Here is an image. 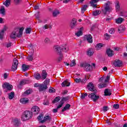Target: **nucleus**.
Instances as JSON below:
<instances>
[{"label": "nucleus", "instance_id": "nucleus-1", "mask_svg": "<svg viewBox=\"0 0 127 127\" xmlns=\"http://www.w3.org/2000/svg\"><path fill=\"white\" fill-rule=\"evenodd\" d=\"M32 117H33V113H32V112L26 110L23 113V115L21 116V120L23 122H25V121L30 120Z\"/></svg>", "mask_w": 127, "mask_h": 127}, {"label": "nucleus", "instance_id": "nucleus-2", "mask_svg": "<svg viewBox=\"0 0 127 127\" xmlns=\"http://www.w3.org/2000/svg\"><path fill=\"white\" fill-rule=\"evenodd\" d=\"M49 83H50V79L46 78L42 84H39V92H43V91L47 90V89H48V87H47V86L49 85Z\"/></svg>", "mask_w": 127, "mask_h": 127}, {"label": "nucleus", "instance_id": "nucleus-3", "mask_svg": "<svg viewBox=\"0 0 127 127\" xmlns=\"http://www.w3.org/2000/svg\"><path fill=\"white\" fill-rule=\"evenodd\" d=\"M55 50L57 53H59V54L60 55L62 54H61L62 51H64V52L65 53L67 52V51H68V48L66 45L61 46V47L59 46H57L55 47Z\"/></svg>", "mask_w": 127, "mask_h": 127}, {"label": "nucleus", "instance_id": "nucleus-4", "mask_svg": "<svg viewBox=\"0 0 127 127\" xmlns=\"http://www.w3.org/2000/svg\"><path fill=\"white\" fill-rule=\"evenodd\" d=\"M96 93H97V92H94V93H90L88 95V98L91 99V100L94 103H96V102L100 99V96L99 95H97Z\"/></svg>", "mask_w": 127, "mask_h": 127}, {"label": "nucleus", "instance_id": "nucleus-5", "mask_svg": "<svg viewBox=\"0 0 127 127\" xmlns=\"http://www.w3.org/2000/svg\"><path fill=\"white\" fill-rule=\"evenodd\" d=\"M80 67H83L86 72H90V71L93 69V66H92L90 64L87 63H83L81 64Z\"/></svg>", "mask_w": 127, "mask_h": 127}, {"label": "nucleus", "instance_id": "nucleus-6", "mask_svg": "<svg viewBox=\"0 0 127 127\" xmlns=\"http://www.w3.org/2000/svg\"><path fill=\"white\" fill-rule=\"evenodd\" d=\"M110 5L111 2H110V1H108L107 3H105L104 10H102L104 14H106L107 12H111V11H112V7H111Z\"/></svg>", "mask_w": 127, "mask_h": 127}, {"label": "nucleus", "instance_id": "nucleus-7", "mask_svg": "<svg viewBox=\"0 0 127 127\" xmlns=\"http://www.w3.org/2000/svg\"><path fill=\"white\" fill-rule=\"evenodd\" d=\"M87 87L88 91H90V92H97V90L95 88V86L93 83L89 82Z\"/></svg>", "mask_w": 127, "mask_h": 127}, {"label": "nucleus", "instance_id": "nucleus-8", "mask_svg": "<svg viewBox=\"0 0 127 127\" xmlns=\"http://www.w3.org/2000/svg\"><path fill=\"white\" fill-rule=\"evenodd\" d=\"M17 66H18V61L16 59H14L11 67L12 71H15L17 69Z\"/></svg>", "mask_w": 127, "mask_h": 127}, {"label": "nucleus", "instance_id": "nucleus-9", "mask_svg": "<svg viewBox=\"0 0 127 127\" xmlns=\"http://www.w3.org/2000/svg\"><path fill=\"white\" fill-rule=\"evenodd\" d=\"M113 64L115 67H122L123 66V62L120 60L116 59Z\"/></svg>", "mask_w": 127, "mask_h": 127}, {"label": "nucleus", "instance_id": "nucleus-10", "mask_svg": "<svg viewBox=\"0 0 127 127\" xmlns=\"http://www.w3.org/2000/svg\"><path fill=\"white\" fill-rule=\"evenodd\" d=\"M31 111L35 115H38L39 112L40 111V109L37 106H34L32 109Z\"/></svg>", "mask_w": 127, "mask_h": 127}, {"label": "nucleus", "instance_id": "nucleus-11", "mask_svg": "<svg viewBox=\"0 0 127 127\" xmlns=\"http://www.w3.org/2000/svg\"><path fill=\"white\" fill-rule=\"evenodd\" d=\"M2 87L6 88V89L9 91H11V90H12V88H13L12 85L9 84V83H4L2 85Z\"/></svg>", "mask_w": 127, "mask_h": 127}, {"label": "nucleus", "instance_id": "nucleus-12", "mask_svg": "<svg viewBox=\"0 0 127 127\" xmlns=\"http://www.w3.org/2000/svg\"><path fill=\"white\" fill-rule=\"evenodd\" d=\"M106 54L108 57H113L114 55V51L111 50V49H108L106 51Z\"/></svg>", "mask_w": 127, "mask_h": 127}, {"label": "nucleus", "instance_id": "nucleus-13", "mask_svg": "<svg viewBox=\"0 0 127 127\" xmlns=\"http://www.w3.org/2000/svg\"><path fill=\"white\" fill-rule=\"evenodd\" d=\"M76 25H77V20H76V19L73 18L70 23V28L73 29L76 27Z\"/></svg>", "mask_w": 127, "mask_h": 127}, {"label": "nucleus", "instance_id": "nucleus-14", "mask_svg": "<svg viewBox=\"0 0 127 127\" xmlns=\"http://www.w3.org/2000/svg\"><path fill=\"white\" fill-rule=\"evenodd\" d=\"M7 28L6 26H4L3 28L0 31V39H2L3 38V36L4 35V32L6 31Z\"/></svg>", "mask_w": 127, "mask_h": 127}, {"label": "nucleus", "instance_id": "nucleus-15", "mask_svg": "<svg viewBox=\"0 0 127 127\" xmlns=\"http://www.w3.org/2000/svg\"><path fill=\"white\" fill-rule=\"evenodd\" d=\"M47 72H46V70H43L42 71V74H41V78L42 79V80H45V79H46V78H47Z\"/></svg>", "mask_w": 127, "mask_h": 127}, {"label": "nucleus", "instance_id": "nucleus-16", "mask_svg": "<svg viewBox=\"0 0 127 127\" xmlns=\"http://www.w3.org/2000/svg\"><path fill=\"white\" fill-rule=\"evenodd\" d=\"M71 85V83L69 82L68 79H66L62 83V87H69Z\"/></svg>", "mask_w": 127, "mask_h": 127}, {"label": "nucleus", "instance_id": "nucleus-17", "mask_svg": "<svg viewBox=\"0 0 127 127\" xmlns=\"http://www.w3.org/2000/svg\"><path fill=\"white\" fill-rule=\"evenodd\" d=\"M13 32L15 33L16 37H18V38H20V37H21V35L20 34L19 29L18 28H15Z\"/></svg>", "mask_w": 127, "mask_h": 127}, {"label": "nucleus", "instance_id": "nucleus-18", "mask_svg": "<svg viewBox=\"0 0 127 127\" xmlns=\"http://www.w3.org/2000/svg\"><path fill=\"white\" fill-rule=\"evenodd\" d=\"M86 40L88 42V43H93V37L91 35H88L86 36Z\"/></svg>", "mask_w": 127, "mask_h": 127}, {"label": "nucleus", "instance_id": "nucleus-19", "mask_svg": "<svg viewBox=\"0 0 127 127\" xmlns=\"http://www.w3.org/2000/svg\"><path fill=\"white\" fill-rule=\"evenodd\" d=\"M70 107H71V105H70L69 104H66L65 105L64 108L62 110V112L63 113V112H65V111H67V110H69Z\"/></svg>", "mask_w": 127, "mask_h": 127}, {"label": "nucleus", "instance_id": "nucleus-20", "mask_svg": "<svg viewBox=\"0 0 127 127\" xmlns=\"http://www.w3.org/2000/svg\"><path fill=\"white\" fill-rule=\"evenodd\" d=\"M112 95V91L109 89H106L104 91V95L111 96Z\"/></svg>", "mask_w": 127, "mask_h": 127}, {"label": "nucleus", "instance_id": "nucleus-21", "mask_svg": "<svg viewBox=\"0 0 127 127\" xmlns=\"http://www.w3.org/2000/svg\"><path fill=\"white\" fill-rule=\"evenodd\" d=\"M22 69L23 72H25V71H27L29 69V65L24 64L22 65Z\"/></svg>", "mask_w": 127, "mask_h": 127}, {"label": "nucleus", "instance_id": "nucleus-22", "mask_svg": "<svg viewBox=\"0 0 127 127\" xmlns=\"http://www.w3.org/2000/svg\"><path fill=\"white\" fill-rule=\"evenodd\" d=\"M13 123H14V125L15 127H18V126H19V125H20V121H19L17 119H15L13 120Z\"/></svg>", "mask_w": 127, "mask_h": 127}, {"label": "nucleus", "instance_id": "nucleus-23", "mask_svg": "<svg viewBox=\"0 0 127 127\" xmlns=\"http://www.w3.org/2000/svg\"><path fill=\"white\" fill-rule=\"evenodd\" d=\"M10 1L11 0H5V1L3 3V5H5L6 7H8L10 5Z\"/></svg>", "mask_w": 127, "mask_h": 127}, {"label": "nucleus", "instance_id": "nucleus-24", "mask_svg": "<svg viewBox=\"0 0 127 127\" xmlns=\"http://www.w3.org/2000/svg\"><path fill=\"white\" fill-rule=\"evenodd\" d=\"M116 23H117V24H121L124 21V18L122 17H119L117 19H116L115 20Z\"/></svg>", "mask_w": 127, "mask_h": 127}, {"label": "nucleus", "instance_id": "nucleus-25", "mask_svg": "<svg viewBox=\"0 0 127 127\" xmlns=\"http://www.w3.org/2000/svg\"><path fill=\"white\" fill-rule=\"evenodd\" d=\"M116 9L117 11L120 10V8H121V6L120 5V2L118 0L116 1Z\"/></svg>", "mask_w": 127, "mask_h": 127}, {"label": "nucleus", "instance_id": "nucleus-26", "mask_svg": "<svg viewBox=\"0 0 127 127\" xmlns=\"http://www.w3.org/2000/svg\"><path fill=\"white\" fill-rule=\"evenodd\" d=\"M20 102L21 104H27L28 100H27V98H23L20 100Z\"/></svg>", "mask_w": 127, "mask_h": 127}, {"label": "nucleus", "instance_id": "nucleus-27", "mask_svg": "<svg viewBox=\"0 0 127 127\" xmlns=\"http://www.w3.org/2000/svg\"><path fill=\"white\" fill-rule=\"evenodd\" d=\"M0 13L2 15H5V9L3 6H1L0 9Z\"/></svg>", "mask_w": 127, "mask_h": 127}, {"label": "nucleus", "instance_id": "nucleus-28", "mask_svg": "<svg viewBox=\"0 0 127 127\" xmlns=\"http://www.w3.org/2000/svg\"><path fill=\"white\" fill-rule=\"evenodd\" d=\"M14 92H11L9 93L8 94V98L9 100H12L13 98H14Z\"/></svg>", "mask_w": 127, "mask_h": 127}, {"label": "nucleus", "instance_id": "nucleus-29", "mask_svg": "<svg viewBox=\"0 0 127 127\" xmlns=\"http://www.w3.org/2000/svg\"><path fill=\"white\" fill-rule=\"evenodd\" d=\"M34 77L36 80H39V79H41V75H40L39 73H35L34 74Z\"/></svg>", "mask_w": 127, "mask_h": 127}, {"label": "nucleus", "instance_id": "nucleus-30", "mask_svg": "<svg viewBox=\"0 0 127 127\" xmlns=\"http://www.w3.org/2000/svg\"><path fill=\"white\" fill-rule=\"evenodd\" d=\"M88 8V6L87 4L83 5L82 7L81 8V13H84L86 10H87V8Z\"/></svg>", "mask_w": 127, "mask_h": 127}, {"label": "nucleus", "instance_id": "nucleus-31", "mask_svg": "<svg viewBox=\"0 0 127 127\" xmlns=\"http://www.w3.org/2000/svg\"><path fill=\"white\" fill-rule=\"evenodd\" d=\"M69 99H70V96L63 97H62V100L61 102H66V101H68Z\"/></svg>", "mask_w": 127, "mask_h": 127}, {"label": "nucleus", "instance_id": "nucleus-32", "mask_svg": "<svg viewBox=\"0 0 127 127\" xmlns=\"http://www.w3.org/2000/svg\"><path fill=\"white\" fill-rule=\"evenodd\" d=\"M101 11L99 10H97L96 11H93V15L94 16H97V15H99V14H101Z\"/></svg>", "mask_w": 127, "mask_h": 127}, {"label": "nucleus", "instance_id": "nucleus-33", "mask_svg": "<svg viewBox=\"0 0 127 127\" xmlns=\"http://www.w3.org/2000/svg\"><path fill=\"white\" fill-rule=\"evenodd\" d=\"M103 46V44L99 43L96 45V46L95 47V48H96V49H97V50H100V49H101V48H102Z\"/></svg>", "mask_w": 127, "mask_h": 127}, {"label": "nucleus", "instance_id": "nucleus-34", "mask_svg": "<svg viewBox=\"0 0 127 127\" xmlns=\"http://www.w3.org/2000/svg\"><path fill=\"white\" fill-rule=\"evenodd\" d=\"M58 14H60V12L57 10L54 11L53 12V15L54 17H56Z\"/></svg>", "mask_w": 127, "mask_h": 127}, {"label": "nucleus", "instance_id": "nucleus-35", "mask_svg": "<svg viewBox=\"0 0 127 127\" xmlns=\"http://www.w3.org/2000/svg\"><path fill=\"white\" fill-rule=\"evenodd\" d=\"M32 92L33 91L32 89H29L24 92V95H30Z\"/></svg>", "mask_w": 127, "mask_h": 127}, {"label": "nucleus", "instance_id": "nucleus-36", "mask_svg": "<svg viewBox=\"0 0 127 127\" xmlns=\"http://www.w3.org/2000/svg\"><path fill=\"white\" fill-rule=\"evenodd\" d=\"M16 35L15 34L14 32L13 31L11 33L10 35V38L11 39H15L16 38Z\"/></svg>", "mask_w": 127, "mask_h": 127}, {"label": "nucleus", "instance_id": "nucleus-37", "mask_svg": "<svg viewBox=\"0 0 127 127\" xmlns=\"http://www.w3.org/2000/svg\"><path fill=\"white\" fill-rule=\"evenodd\" d=\"M121 16H123V17H127V12L123 11L120 12Z\"/></svg>", "mask_w": 127, "mask_h": 127}, {"label": "nucleus", "instance_id": "nucleus-38", "mask_svg": "<svg viewBox=\"0 0 127 127\" xmlns=\"http://www.w3.org/2000/svg\"><path fill=\"white\" fill-rule=\"evenodd\" d=\"M123 31H125V29H124V26H120L118 28V32H119V33H122Z\"/></svg>", "mask_w": 127, "mask_h": 127}, {"label": "nucleus", "instance_id": "nucleus-39", "mask_svg": "<svg viewBox=\"0 0 127 127\" xmlns=\"http://www.w3.org/2000/svg\"><path fill=\"white\" fill-rule=\"evenodd\" d=\"M59 101H60V97L59 96L57 97L54 99L52 103H53V104H55V103H58V102H59Z\"/></svg>", "mask_w": 127, "mask_h": 127}, {"label": "nucleus", "instance_id": "nucleus-40", "mask_svg": "<svg viewBox=\"0 0 127 127\" xmlns=\"http://www.w3.org/2000/svg\"><path fill=\"white\" fill-rule=\"evenodd\" d=\"M70 67H74V66H76V60H73L70 64H69Z\"/></svg>", "mask_w": 127, "mask_h": 127}, {"label": "nucleus", "instance_id": "nucleus-41", "mask_svg": "<svg viewBox=\"0 0 127 127\" xmlns=\"http://www.w3.org/2000/svg\"><path fill=\"white\" fill-rule=\"evenodd\" d=\"M25 84H27V80H23L20 82L19 85L20 86H23V85H25Z\"/></svg>", "mask_w": 127, "mask_h": 127}, {"label": "nucleus", "instance_id": "nucleus-42", "mask_svg": "<svg viewBox=\"0 0 127 127\" xmlns=\"http://www.w3.org/2000/svg\"><path fill=\"white\" fill-rule=\"evenodd\" d=\"M48 28H50V29H51V28H52V27H51V25L46 24L43 26V29H48Z\"/></svg>", "mask_w": 127, "mask_h": 127}, {"label": "nucleus", "instance_id": "nucleus-43", "mask_svg": "<svg viewBox=\"0 0 127 127\" xmlns=\"http://www.w3.org/2000/svg\"><path fill=\"white\" fill-rule=\"evenodd\" d=\"M22 0H14V2L16 5H18L21 3Z\"/></svg>", "mask_w": 127, "mask_h": 127}, {"label": "nucleus", "instance_id": "nucleus-44", "mask_svg": "<svg viewBox=\"0 0 127 127\" xmlns=\"http://www.w3.org/2000/svg\"><path fill=\"white\" fill-rule=\"evenodd\" d=\"M44 119L46 120V121H49V122H51V120L52 119V118H51V117H50L49 115L45 116Z\"/></svg>", "mask_w": 127, "mask_h": 127}, {"label": "nucleus", "instance_id": "nucleus-45", "mask_svg": "<svg viewBox=\"0 0 127 127\" xmlns=\"http://www.w3.org/2000/svg\"><path fill=\"white\" fill-rule=\"evenodd\" d=\"M86 54L88 56L91 57L92 56V55H93L94 53L92 51H91V50H89L88 51H87Z\"/></svg>", "mask_w": 127, "mask_h": 127}, {"label": "nucleus", "instance_id": "nucleus-46", "mask_svg": "<svg viewBox=\"0 0 127 127\" xmlns=\"http://www.w3.org/2000/svg\"><path fill=\"white\" fill-rule=\"evenodd\" d=\"M31 32V28H27L25 30L26 34H30Z\"/></svg>", "mask_w": 127, "mask_h": 127}, {"label": "nucleus", "instance_id": "nucleus-47", "mask_svg": "<svg viewBox=\"0 0 127 127\" xmlns=\"http://www.w3.org/2000/svg\"><path fill=\"white\" fill-rule=\"evenodd\" d=\"M75 35L78 37L81 36V35H83V32H82L81 30H80L77 32L75 33Z\"/></svg>", "mask_w": 127, "mask_h": 127}, {"label": "nucleus", "instance_id": "nucleus-48", "mask_svg": "<svg viewBox=\"0 0 127 127\" xmlns=\"http://www.w3.org/2000/svg\"><path fill=\"white\" fill-rule=\"evenodd\" d=\"M104 37L106 39V40H109L111 38V35L108 34V33L105 34Z\"/></svg>", "mask_w": 127, "mask_h": 127}, {"label": "nucleus", "instance_id": "nucleus-49", "mask_svg": "<svg viewBox=\"0 0 127 127\" xmlns=\"http://www.w3.org/2000/svg\"><path fill=\"white\" fill-rule=\"evenodd\" d=\"M23 30H24V28L23 27H22L20 29H19V33H20L21 36H22Z\"/></svg>", "mask_w": 127, "mask_h": 127}, {"label": "nucleus", "instance_id": "nucleus-50", "mask_svg": "<svg viewBox=\"0 0 127 127\" xmlns=\"http://www.w3.org/2000/svg\"><path fill=\"white\" fill-rule=\"evenodd\" d=\"M87 82V76L85 75L83 79H81V83L82 84H85Z\"/></svg>", "mask_w": 127, "mask_h": 127}, {"label": "nucleus", "instance_id": "nucleus-51", "mask_svg": "<svg viewBox=\"0 0 127 127\" xmlns=\"http://www.w3.org/2000/svg\"><path fill=\"white\" fill-rule=\"evenodd\" d=\"M87 96H88V93H87L81 94V99L83 100V99H85V97H87Z\"/></svg>", "mask_w": 127, "mask_h": 127}, {"label": "nucleus", "instance_id": "nucleus-52", "mask_svg": "<svg viewBox=\"0 0 127 127\" xmlns=\"http://www.w3.org/2000/svg\"><path fill=\"white\" fill-rule=\"evenodd\" d=\"M41 7V4H37V5L34 7V9H35V10H37V9H39V7Z\"/></svg>", "mask_w": 127, "mask_h": 127}, {"label": "nucleus", "instance_id": "nucleus-53", "mask_svg": "<svg viewBox=\"0 0 127 127\" xmlns=\"http://www.w3.org/2000/svg\"><path fill=\"white\" fill-rule=\"evenodd\" d=\"M38 120L39 122H40V121H41V120H42V119H43V114H40V115L38 117Z\"/></svg>", "mask_w": 127, "mask_h": 127}, {"label": "nucleus", "instance_id": "nucleus-54", "mask_svg": "<svg viewBox=\"0 0 127 127\" xmlns=\"http://www.w3.org/2000/svg\"><path fill=\"white\" fill-rule=\"evenodd\" d=\"M113 108L118 110V109L120 108V105L118 104H115L113 105Z\"/></svg>", "mask_w": 127, "mask_h": 127}, {"label": "nucleus", "instance_id": "nucleus-55", "mask_svg": "<svg viewBox=\"0 0 127 127\" xmlns=\"http://www.w3.org/2000/svg\"><path fill=\"white\" fill-rule=\"evenodd\" d=\"M27 59L28 61H32V60H33V57H32V55H28Z\"/></svg>", "mask_w": 127, "mask_h": 127}, {"label": "nucleus", "instance_id": "nucleus-56", "mask_svg": "<svg viewBox=\"0 0 127 127\" xmlns=\"http://www.w3.org/2000/svg\"><path fill=\"white\" fill-rule=\"evenodd\" d=\"M74 82L77 84H79V83H81V78L74 79Z\"/></svg>", "mask_w": 127, "mask_h": 127}, {"label": "nucleus", "instance_id": "nucleus-57", "mask_svg": "<svg viewBox=\"0 0 127 127\" xmlns=\"http://www.w3.org/2000/svg\"><path fill=\"white\" fill-rule=\"evenodd\" d=\"M110 78H111V77H110V75H107L105 80V82L106 83L109 82Z\"/></svg>", "mask_w": 127, "mask_h": 127}, {"label": "nucleus", "instance_id": "nucleus-58", "mask_svg": "<svg viewBox=\"0 0 127 127\" xmlns=\"http://www.w3.org/2000/svg\"><path fill=\"white\" fill-rule=\"evenodd\" d=\"M63 58V55L60 54V57L58 59V62H60V61H62Z\"/></svg>", "mask_w": 127, "mask_h": 127}, {"label": "nucleus", "instance_id": "nucleus-59", "mask_svg": "<svg viewBox=\"0 0 127 127\" xmlns=\"http://www.w3.org/2000/svg\"><path fill=\"white\" fill-rule=\"evenodd\" d=\"M100 0H91L90 3H97V2H98Z\"/></svg>", "mask_w": 127, "mask_h": 127}, {"label": "nucleus", "instance_id": "nucleus-60", "mask_svg": "<svg viewBox=\"0 0 127 127\" xmlns=\"http://www.w3.org/2000/svg\"><path fill=\"white\" fill-rule=\"evenodd\" d=\"M61 104H60L57 107V108L58 109H60V108H62V106H63L64 102H62V101H60Z\"/></svg>", "mask_w": 127, "mask_h": 127}, {"label": "nucleus", "instance_id": "nucleus-61", "mask_svg": "<svg viewBox=\"0 0 127 127\" xmlns=\"http://www.w3.org/2000/svg\"><path fill=\"white\" fill-rule=\"evenodd\" d=\"M109 32V33H110V34H114L115 33V29L111 28L110 29Z\"/></svg>", "mask_w": 127, "mask_h": 127}, {"label": "nucleus", "instance_id": "nucleus-62", "mask_svg": "<svg viewBox=\"0 0 127 127\" xmlns=\"http://www.w3.org/2000/svg\"><path fill=\"white\" fill-rule=\"evenodd\" d=\"M98 87L100 89H102V88H105V87H106V84H99Z\"/></svg>", "mask_w": 127, "mask_h": 127}, {"label": "nucleus", "instance_id": "nucleus-63", "mask_svg": "<svg viewBox=\"0 0 127 127\" xmlns=\"http://www.w3.org/2000/svg\"><path fill=\"white\" fill-rule=\"evenodd\" d=\"M50 93H55V89L54 88H51L49 90Z\"/></svg>", "mask_w": 127, "mask_h": 127}, {"label": "nucleus", "instance_id": "nucleus-64", "mask_svg": "<svg viewBox=\"0 0 127 127\" xmlns=\"http://www.w3.org/2000/svg\"><path fill=\"white\" fill-rule=\"evenodd\" d=\"M115 127H122V125L121 124L115 123Z\"/></svg>", "mask_w": 127, "mask_h": 127}]
</instances>
